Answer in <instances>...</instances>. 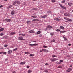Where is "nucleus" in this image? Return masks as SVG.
Segmentation results:
<instances>
[{
	"label": "nucleus",
	"instance_id": "obj_1",
	"mask_svg": "<svg viewBox=\"0 0 73 73\" xmlns=\"http://www.w3.org/2000/svg\"><path fill=\"white\" fill-rule=\"evenodd\" d=\"M59 5L63 9H66V7H65L62 6L61 4H60Z\"/></svg>",
	"mask_w": 73,
	"mask_h": 73
},
{
	"label": "nucleus",
	"instance_id": "obj_2",
	"mask_svg": "<svg viewBox=\"0 0 73 73\" xmlns=\"http://www.w3.org/2000/svg\"><path fill=\"white\" fill-rule=\"evenodd\" d=\"M64 16H70V15L68 13H66L64 14Z\"/></svg>",
	"mask_w": 73,
	"mask_h": 73
},
{
	"label": "nucleus",
	"instance_id": "obj_3",
	"mask_svg": "<svg viewBox=\"0 0 73 73\" xmlns=\"http://www.w3.org/2000/svg\"><path fill=\"white\" fill-rule=\"evenodd\" d=\"M50 60L51 61H52L53 62H54V61H57V59L55 58H53V59H51Z\"/></svg>",
	"mask_w": 73,
	"mask_h": 73
},
{
	"label": "nucleus",
	"instance_id": "obj_4",
	"mask_svg": "<svg viewBox=\"0 0 73 73\" xmlns=\"http://www.w3.org/2000/svg\"><path fill=\"white\" fill-rule=\"evenodd\" d=\"M18 39L19 40H24V39L23 38V37L20 36L18 37Z\"/></svg>",
	"mask_w": 73,
	"mask_h": 73
},
{
	"label": "nucleus",
	"instance_id": "obj_5",
	"mask_svg": "<svg viewBox=\"0 0 73 73\" xmlns=\"http://www.w3.org/2000/svg\"><path fill=\"white\" fill-rule=\"evenodd\" d=\"M38 44H30V46H36V45H38Z\"/></svg>",
	"mask_w": 73,
	"mask_h": 73
},
{
	"label": "nucleus",
	"instance_id": "obj_6",
	"mask_svg": "<svg viewBox=\"0 0 73 73\" xmlns=\"http://www.w3.org/2000/svg\"><path fill=\"white\" fill-rule=\"evenodd\" d=\"M46 28H53V27L51 26L48 25L46 26Z\"/></svg>",
	"mask_w": 73,
	"mask_h": 73
},
{
	"label": "nucleus",
	"instance_id": "obj_7",
	"mask_svg": "<svg viewBox=\"0 0 73 73\" xmlns=\"http://www.w3.org/2000/svg\"><path fill=\"white\" fill-rule=\"evenodd\" d=\"M54 19L56 21H60L61 19L59 18H54Z\"/></svg>",
	"mask_w": 73,
	"mask_h": 73
},
{
	"label": "nucleus",
	"instance_id": "obj_8",
	"mask_svg": "<svg viewBox=\"0 0 73 73\" xmlns=\"http://www.w3.org/2000/svg\"><path fill=\"white\" fill-rule=\"evenodd\" d=\"M29 32L30 33H35V31L33 30H31L29 31Z\"/></svg>",
	"mask_w": 73,
	"mask_h": 73
},
{
	"label": "nucleus",
	"instance_id": "obj_9",
	"mask_svg": "<svg viewBox=\"0 0 73 73\" xmlns=\"http://www.w3.org/2000/svg\"><path fill=\"white\" fill-rule=\"evenodd\" d=\"M60 28L61 29H63V30L65 29V28L63 26H60Z\"/></svg>",
	"mask_w": 73,
	"mask_h": 73
},
{
	"label": "nucleus",
	"instance_id": "obj_10",
	"mask_svg": "<svg viewBox=\"0 0 73 73\" xmlns=\"http://www.w3.org/2000/svg\"><path fill=\"white\" fill-rule=\"evenodd\" d=\"M32 21H39V20L38 19H33L32 20Z\"/></svg>",
	"mask_w": 73,
	"mask_h": 73
},
{
	"label": "nucleus",
	"instance_id": "obj_11",
	"mask_svg": "<svg viewBox=\"0 0 73 73\" xmlns=\"http://www.w3.org/2000/svg\"><path fill=\"white\" fill-rule=\"evenodd\" d=\"M12 51L11 50H10L8 51L7 53L8 54H11V53H12Z\"/></svg>",
	"mask_w": 73,
	"mask_h": 73
},
{
	"label": "nucleus",
	"instance_id": "obj_12",
	"mask_svg": "<svg viewBox=\"0 0 73 73\" xmlns=\"http://www.w3.org/2000/svg\"><path fill=\"white\" fill-rule=\"evenodd\" d=\"M72 70V68H69L67 70L66 72H70V71Z\"/></svg>",
	"mask_w": 73,
	"mask_h": 73
},
{
	"label": "nucleus",
	"instance_id": "obj_13",
	"mask_svg": "<svg viewBox=\"0 0 73 73\" xmlns=\"http://www.w3.org/2000/svg\"><path fill=\"white\" fill-rule=\"evenodd\" d=\"M13 5H16V6H17V5L16 4V1H15L13 3Z\"/></svg>",
	"mask_w": 73,
	"mask_h": 73
},
{
	"label": "nucleus",
	"instance_id": "obj_14",
	"mask_svg": "<svg viewBox=\"0 0 73 73\" xmlns=\"http://www.w3.org/2000/svg\"><path fill=\"white\" fill-rule=\"evenodd\" d=\"M47 17V15H44V16H42L41 17V18H45Z\"/></svg>",
	"mask_w": 73,
	"mask_h": 73
},
{
	"label": "nucleus",
	"instance_id": "obj_15",
	"mask_svg": "<svg viewBox=\"0 0 73 73\" xmlns=\"http://www.w3.org/2000/svg\"><path fill=\"white\" fill-rule=\"evenodd\" d=\"M16 3L17 4V5L19 4H20V1H15Z\"/></svg>",
	"mask_w": 73,
	"mask_h": 73
},
{
	"label": "nucleus",
	"instance_id": "obj_16",
	"mask_svg": "<svg viewBox=\"0 0 73 73\" xmlns=\"http://www.w3.org/2000/svg\"><path fill=\"white\" fill-rule=\"evenodd\" d=\"M11 15H14L15 14V11L13 10L11 11Z\"/></svg>",
	"mask_w": 73,
	"mask_h": 73
},
{
	"label": "nucleus",
	"instance_id": "obj_17",
	"mask_svg": "<svg viewBox=\"0 0 73 73\" xmlns=\"http://www.w3.org/2000/svg\"><path fill=\"white\" fill-rule=\"evenodd\" d=\"M15 34H16V33L15 32H11L10 33V35H15Z\"/></svg>",
	"mask_w": 73,
	"mask_h": 73
},
{
	"label": "nucleus",
	"instance_id": "obj_18",
	"mask_svg": "<svg viewBox=\"0 0 73 73\" xmlns=\"http://www.w3.org/2000/svg\"><path fill=\"white\" fill-rule=\"evenodd\" d=\"M25 64V62H21L20 63V65H24V64Z\"/></svg>",
	"mask_w": 73,
	"mask_h": 73
},
{
	"label": "nucleus",
	"instance_id": "obj_19",
	"mask_svg": "<svg viewBox=\"0 0 73 73\" xmlns=\"http://www.w3.org/2000/svg\"><path fill=\"white\" fill-rule=\"evenodd\" d=\"M44 52H49V51L47 50H46L44 49Z\"/></svg>",
	"mask_w": 73,
	"mask_h": 73
},
{
	"label": "nucleus",
	"instance_id": "obj_20",
	"mask_svg": "<svg viewBox=\"0 0 73 73\" xmlns=\"http://www.w3.org/2000/svg\"><path fill=\"white\" fill-rule=\"evenodd\" d=\"M37 17L36 15H34L32 16V17L33 18V19H35V18H36Z\"/></svg>",
	"mask_w": 73,
	"mask_h": 73
},
{
	"label": "nucleus",
	"instance_id": "obj_21",
	"mask_svg": "<svg viewBox=\"0 0 73 73\" xmlns=\"http://www.w3.org/2000/svg\"><path fill=\"white\" fill-rule=\"evenodd\" d=\"M56 63L57 64H60V65H61V62H56Z\"/></svg>",
	"mask_w": 73,
	"mask_h": 73
},
{
	"label": "nucleus",
	"instance_id": "obj_22",
	"mask_svg": "<svg viewBox=\"0 0 73 73\" xmlns=\"http://www.w3.org/2000/svg\"><path fill=\"white\" fill-rule=\"evenodd\" d=\"M60 33H64L65 32H66V31H61L60 32Z\"/></svg>",
	"mask_w": 73,
	"mask_h": 73
},
{
	"label": "nucleus",
	"instance_id": "obj_23",
	"mask_svg": "<svg viewBox=\"0 0 73 73\" xmlns=\"http://www.w3.org/2000/svg\"><path fill=\"white\" fill-rule=\"evenodd\" d=\"M30 57H33L34 56V54H32L30 55Z\"/></svg>",
	"mask_w": 73,
	"mask_h": 73
},
{
	"label": "nucleus",
	"instance_id": "obj_24",
	"mask_svg": "<svg viewBox=\"0 0 73 73\" xmlns=\"http://www.w3.org/2000/svg\"><path fill=\"white\" fill-rule=\"evenodd\" d=\"M68 5L69 6H71L72 5V3H68Z\"/></svg>",
	"mask_w": 73,
	"mask_h": 73
},
{
	"label": "nucleus",
	"instance_id": "obj_25",
	"mask_svg": "<svg viewBox=\"0 0 73 73\" xmlns=\"http://www.w3.org/2000/svg\"><path fill=\"white\" fill-rule=\"evenodd\" d=\"M4 29V28H1V29H0V32H1V31H3Z\"/></svg>",
	"mask_w": 73,
	"mask_h": 73
},
{
	"label": "nucleus",
	"instance_id": "obj_26",
	"mask_svg": "<svg viewBox=\"0 0 73 73\" xmlns=\"http://www.w3.org/2000/svg\"><path fill=\"white\" fill-rule=\"evenodd\" d=\"M64 19L65 20H68V19H69V18L65 17H64Z\"/></svg>",
	"mask_w": 73,
	"mask_h": 73
},
{
	"label": "nucleus",
	"instance_id": "obj_27",
	"mask_svg": "<svg viewBox=\"0 0 73 73\" xmlns=\"http://www.w3.org/2000/svg\"><path fill=\"white\" fill-rule=\"evenodd\" d=\"M63 38L64 39V40H65V41H67V38H66L64 36H63Z\"/></svg>",
	"mask_w": 73,
	"mask_h": 73
},
{
	"label": "nucleus",
	"instance_id": "obj_28",
	"mask_svg": "<svg viewBox=\"0 0 73 73\" xmlns=\"http://www.w3.org/2000/svg\"><path fill=\"white\" fill-rule=\"evenodd\" d=\"M55 41H56V40H55L54 39H53L52 40L51 42H55Z\"/></svg>",
	"mask_w": 73,
	"mask_h": 73
},
{
	"label": "nucleus",
	"instance_id": "obj_29",
	"mask_svg": "<svg viewBox=\"0 0 73 73\" xmlns=\"http://www.w3.org/2000/svg\"><path fill=\"white\" fill-rule=\"evenodd\" d=\"M40 33H41V31H38L37 33H36L37 35H39V34H40Z\"/></svg>",
	"mask_w": 73,
	"mask_h": 73
},
{
	"label": "nucleus",
	"instance_id": "obj_30",
	"mask_svg": "<svg viewBox=\"0 0 73 73\" xmlns=\"http://www.w3.org/2000/svg\"><path fill=\"white\" fill-rule=\"evenodd\" d=\"M31 72H32V70H29L28 71V73H31Z\"/></svg>",
	"mask_w": 73,
	"mask_h": 73
},
{
	"label": "nucleus",
	"instance_id": "obj_31",
	"mask_svg": "<svg viewBox=\"0 0 73 73\" xmlns=\"http://www.w3.org/2000/svg\"><path fill=\"white\" fill-rule=\"evenodd\" d=\"M11 21V19H7V22H10Z\"/></svg>",
	"mask_w": 73,
	"mask_h": 73
},
{
	"label": "nucleus",
	"instance_id": "obj_32",
	"mask_svg": "<svg viewBox=\"0 0 73 73\" xmlns=\"http://www.w3.org/2000/svg\"><path fill=\"white\" fill-rule=\"evenodd\" d=\"M2 53H3V54H5L7 53L5 52H2Z\"/></svg>",
	"mask_w": 73,
	"mask_h": 73
},
{
	"label": "nucleus",
	"instance_id": "obj_33",
	"mask_svg": "<svg viewBox=\"0 0 73 73\" xmlns=\"http://www.w3.org/2000/svg\"><path fill=\"white\" fill-rule=\"evenodd\" d=\"M26 23H27V24H30L31 23V22L30 21H27L26 22Z\"/></svg>",
	"mask_w": 73,
	"mask_h": 73
},
{
	"label": "nucleus",
	"instance_id": "obj_34",
	"mask_svg": "<svg viewBox=\"0 0 73 73\" xmlns=\"http://www.w3.org/2000/svg\"><path fill=\"white\" fill-rule=\"evenodd\" d=\"M47 13H51L52 12L51 11L49 10V11H48L47 12Z\"/></svg>",
	"mask_w": 73,
	"mask_h": 73
},
{
	"label": "nucleus",
	"instance_id": "obj_35",
	"mask_svg": "<svg viewBox=\"0 0 73 73\" xmlns=\"http://www.w3.org/2000/svg\"><path fill=\"white\" fill-rule=\"evenodd\" d=\"M60 29H57L56 30V31L57 32H60Z\"/></svg>",
	"mask_w": 73,
	"mask_h": 73
},
{
	"label": "nucleus",
	"instance_id": "obj_36",
	"mask_svg": "<svg viewBox=\"0 0 73 73\" xmlns=\"http://www.w3.org/2000/svg\"><path fill=\"white\" fill-rule=\"evenodd\" d=\"M7 19H8L7 18V19H4L3 20L4 21H7Z\"/></svg>",
	"mask_w": 73,
	"mask_h": 73
},
{
	"label": "nucleus",
	"instance_id": "obj_37",
	"mask_svg": "<svg viewBox=\"0 0 73 73\" xmlns=\"http://www.w3.org/2000/svg\"><path fill=\"white\" fill-rule=\"evenodd\" d=\"M51 1V2H52V3H54L56 2V1L55 0H52Z\"/></svg>",
	"mask_w": 73,
	"mask_h": 73
},
{
	"label": "nucleus",
	"instance_id": "obj_38",
	"mask_svg": "<svg viewBox=\"0 0 73 73\" xmlns=\"http://www.w3.org/2000/svg\"><path fill=\"white\" fill-rule=\"evenodd\" d=\"M51 56L54 57H56V56L55 55H52Z\"/></svg>",
	"mask_w": 73,
	"mask_h": 73
},
{
	"label": "nucleus",
	"instance_id": "obj_39",
	"mask_svg": "<svg viewBox=\"0 0 73 73\" xmlns=\"http://www.w3.org/2000/svg\"><path fill=\"white\" fill-rule=\"evenodd\" d=\"M12 5H10V6H9L8 7V8L9 9V8H11V7H12Z\"/></svg>",
	"mask_w": 73,
	"mask_h": 73
},
{
	"label": "nucleus",
	"instance_id": "obj_40",
	"mask_svg": "<svg viewBox=\"0 0 73 73\" xmlns=\"http://www.w3.org/2000/svg\"><path fill=\"white\" fill-rule=\"evenodd\" d=\"M50 35L51 36H53V35H54V33H51Z\"/></svg>",
	"mask_w": 73,
	"mask_h": 73
},
{
	"label": "nucleus",
	"instance_id": "obj_41",
	"mask_svg": "<svg viewBox=\"0 0 73 73\" xmlns=\"http://www.w3.org/2000/svg\"><path fill=\"white\" fill-rule=\"evenodd\" d=\"M68 21H72V20L70 19H69L68 18Z\"/></svg>",
	"mask_w": 73,
	"mask_h": 73
},
{
	"label": "nucleus",
	"instance_id": "obj_42",
	"mask_svg": "<svg viewBox=\"0 0 73 73\" xmlns=\"http://www.w3.org/2000/svg\"><path fill=\"white\" fill-rule=\"evenodd\" d=\"M58 68H62V66H58L57 67Z\"/></svg>",
	"mask_w": 73,
	"mask_h": 73
},
{
	"label": "nucleus",
	"instance_id": "obj_43",
	"mask_svg": "<svg viewBox=\"0 0 73 73\" xmlns=\"http://www.w3.org/2000/svg\"><path fill=\"white\" fill-rule=\"evenodd\" d=\"M65 0H63L61 1L62 3H65Z\"/></svg>",
	"mask_w": 73,
	"mask_h": 73
},
{
	"label": "nucleus",
	"instance_id": "obj_44",
	"mask_svg": "<svg viewBox=\"0 0 73 73\" xmlns=\"http://www.w3.org/2000/svg\"><path fill=\"white\" fill-rule=\"evenodd\" d=\"M17 50V48H16L14 49L13 50V51H16V50Z\"/></svg>",
	"mask_w": 73,
	"mask_h": 73
},
{
	"label": "nucleus",
	"instance_id": "obj_45",
	"mask_svg": "<svg viewBox=\"0 0 73 73\" xmlns=\"http://www.w3.org/2000/svg\"><path fill=\"white\" fill-rule=\"evenodd\" d=\"M43 51H44V49H42V50H41L40 51V52H43Z\"/></svg>",
	"mask_w": 73,
	"mask_h": 73
},
{
	"label": "nucleus",
	"instance_id": "obj_46",
	"mask_svg": "<svg viewBox=\"0 0 73 73\" xmlns=\"http://www.w3.org/2000/svg\"><path fill=\"white\" fill-rule=\"evenodd\" d=\"M44 72L46 73H48V71L47 70H44Z\"/></svg>",
	"mask_w": 73,
	"mask_h": 73
},
{
	"label": "nucleus",
	"instance_id": "obj_47",
	"mask_svg": "<svg viewBox=\"0 0 73 73\" xmlns=\"http://www.w3.org/2000/svg\"><path fill=\"white\" fill-rule=\"evenodd\" d=\"M25 54H29V52H26L25 53Z\"/></svg>",
	"mask_w": 73,
	"mask_h": 73
},
{
	"label": "nucleus",
	"instance_id": "obj_48",
	"mask_svg": "<svg viewBox=\"0 0 73 73\" xmlns=\"http://www.w3.org/2000/svg\"><path fill=\"white\" fill-rule=\"evenodd\" d=\"M4 35V34L2 33L0 34V36H3Z\"/></svg>",
	"mask_w": 73,
	"mask_h": 73
},
{
	"label": "nucleus",
	"instance_id": "obj_49",
	"mask_svg": "<svg viewBox=\"0 0 73 73\" xmlns=\"http://www.w3.org/2000/svg\"><path fill=\"white\" fill-rule=\"evenodd\" d=\"M4 47H7L8 46V45L7 44H6L4 46Z\"/></svg>",
	"mask_w": 73,
	"mask_h": 73
},
{
	"label": "nucleus",
	"instance_id": "obj_50",
	"mask_svg": "<svg viewBox=\"0 0 73 73\" xmlns=\"http://www.w3.org/2000/svg\"><path fill=\"white\" fill-rule=\"evenodd\" d=\"M22 36H25V35L24 34H22Z\"/></svg>",
	"mask_w": 73,
	"mask_h": 73
},
{
	"label": "nucleus",
	"instance_id": "obj_51",
	"mask_svg": "<svg viewBox=\"0 0 73 73\" xmlns=\"http://www.w3.org/2000/svg\"><path fill=\"white\" fill-rule=\"evenodd\" d=\"M63 60H60V62H63Z\"/></svg>",
	"mask_w": 73,
	"mask_h": 73
},
{
	"label": "nucleus",
	"instance_id": "obj_52",
	"mask_svg": "<svg viewBox=\"0 0 73 73\" xmlns=\"http://www.w3.org/2000/svg\"><path fill=\"white\" fill-rule=\"evenodd\" d=\"M43 47L44 48H47V46H43Z\"/></svg>",
	"mask_w": 73,
	"mask_h": 73
},
{
	"label": "nucleus",
	"instance_id": "obj_53",
	"mask_svg": "<svg viewBox=\"0 0 73 73\" xmlns=\"http://www.w3.org/2000/svg\"><path fill=\"white\" fill-rule=\"evenodd\" d=\"M39 36L40 37H42V35L40 34V35H39Z\"/></svg>",
	"mask_w": 73,
	"mask_h": 73
},
{
	"label": "nucleus",
	"instance_id": "obj_54",
	"mask_svg": "<svg viewBox=\"0 0 73 73\" xmlns=\"http://www.w3.org/2000/svg\"><path fill=\"white\" fill-rule=\"evenodd\" d=\"M30 66H27V68H29Z\"/></svg>",
	"mask_w": 73,
	"mask_h": 73
},
{
	"label": "nucleus",
	"instance_id": "obj_55",
	"mask_svg": "<svg viewBox=\"0 0 73 73\" xmlns=\"http://www.w3.org/2000/svg\"><path fill=\"white\" fill-rule=\"evenodd\" d=\"M19 36H21V35L22 36V34H19Z\"/></svg>",
	"mask_w": 73,
	"mask_h": 73
},
{
	"label": "nucleus",
	"instance_id": "obj_56",
	"mask_svg": "<svg viewBox=\"0 0 73 73\" xmlns=\"http://www.w3.org/2000/svg\"><path fill=\"white\" fill-rule=\"evenodd\" d=\"M33 42H36V41H33Z\"/></svg>",
	"mask_w": 73,
	"mask_h": 73
},
{
	"label": "nucleus",
	"instance_id": "obj_57",
	"mask_svg": "<svg viewBox=\"0 0 73 73\" xmlns=\"http://www.w3.org/2000/svg\"><path fill=\"white\" fill-rule=\"evenodd\" d=\"M3 7V5L0 6V8H2Z\"/></svg>",
	"mask_w": 73,
	"mask_h": 73
},
{
	"label": "nucleus",
	"instance_id": "obj_58",
	"mask_svg": "<svg viewBox=\"0 0 73 73\" xmlns=\"http://www.w3.org/2000/svg\"><path fill=\"white\" fill-rule=\"evenodd\" d=\"M68 45H69V46H71V44H68Z\"/></svg>",
	"mask_w": 73,
	"mask_h": 73
},
{
	"label": "nucleus",
	"instance_id": "obj_59",
	"mask_svg": "<svg viewBox=\"0 0 73 73\" xmlns=\"http://www.w3.org/2000/svg\"><path fill=\"white\" fill-rule=\"evenodd\" d=\"M0 49H4V48H1Z\"/></svg>",
	"mask_w": 73,
	"mask_h": 73
},
{
	"label": "nucleus",
	"instance_id": "obj_60",
	"mask_svg": "<svg viewBox=\"0 0 73 73\" xmlns=\"http://www.w3.org/2000/svg\"><path fill=\"white\" fill-rule=\"evenodd\" d=\"M33 10H36V9L35 8H33Z\"/></svg>",
	"mask_w": 73,
	"mask_h": 73
},
{
	"label": "nucleus",
	"instance_id": "obj_61",
	"mask_svg": "<svg viewBox=\"0 0 73 73\" xmlns=\"http://www.w3.org/2000/svg\"><path fill=\"white\" fill-rule=\"evenodd\" d=\"M13 73H16V72H15V71H13Z\"/></svg>",
	"mask_w": 73,
	"mask_h": 73
},
{
	"label": "nucleus",
	"instance_id": "obj_62",
	"mask_svg": "<svg viewBox=\"0 0 73 73\" xmlns=\"http://www.w3.org/2000/svg\"><path fill=\"white\" fill-rule=\"evenodd\" d=\"M45 65H48V63H46L45 64Z\"/></svg>",
	"mask_w": 73,
	"mask_h": 73
},
{
	"label": "nucleus",
	"instance_id": "obj_63",
	"mask_svg": "<svg viewBox=\"0 0 73 73\" xmlns=\"http://www.w3.org/2000/svg\"><path fill=\"white\" fill-rule=\"evenodd\" d=\"M2 54V52H0V54Z\"/></svg>",
	"mask_w": 73,
	"mask_h": 73
},
{
	"label": "nucleus",
	"instance_id": "obj_64",
	"mask_svg": "<svg viewBox=\"0 0 73 73\" xmlns=\"http://www.w3.org/2000/svg\"><path fill=\"white\" fill-rule=\"evenodd\" d=\"M8 60V59H6L5 60V61H7Z\"/></svg>",
	"mask_w": 73,
	"mask_h": 73
}]
</instances>
